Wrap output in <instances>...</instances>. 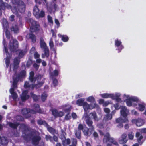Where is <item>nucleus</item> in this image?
<instances>
[{"label": "nucleus", "instance_id": "6", "mask_svg": "<svg viewBox=\"0 0 146 146\" xmlns=\"http://www.w3.org/2000/svg\"><path fill=\"white\" fill-rule=\"evenodd\" d=\"M33 110H31V114H35L36 113H42L43 111L40 108L39 104H35L33 106Z\"/></svg>", "mask_w": 146, "mask_h": 146}, {"label": "nucleus", "instance_id": "17", "mask_svg": "<svg viewBox=\"0 0 146 146\" xmlns=\"http://www.w3.org/2000/svg\"><path fill=\"white\" fill-rule=\"evenodd\" d=\"M20 59L18 57H16L14 58L13 60V68L14 69H17L18 68L20 62Z\"/></svg>", "mask_w": 146, "mask_h": 146}, {"label": "nucleus", "instance_id": "10", "mask_svg": "<svg viewBox=\"0 0 146 146\" xmlns=\"http://www.w3.org/2000/svg\"><path fill=\"white\" fill-rule=\"evenodd\" d=\"M45 138L46 141H49L51 142H53V141L56 142H58V138L55 135H54L53 137H52L49 135H46L45 136Z\"/></svg>", "mask_w": 146, "mask_h": 146}, {"label": "nucleus", "instance_id": "19", "mask_svg": "<svg viewBox=\"0 0 146 146\" xmlns=\"http://www.w3.org/2000/svg\"><path fill=\"white\" fill-rule=\"evenodd\" d=\"M34 73L33 71H31L29 73V80L31 82L34 83L36 81V76L34 77Z\"/></svg>", "mask_w": 146, "mask_h": 146}, {"label": "nucleus", "instance_id": "13", "mask_svg": "<svg viewBox=\"0 0 146 146\" xmlns=\"http://www.w3.org/2000/svg\"><path fill=\"white\" fill-rule=\"evenodd\" d=\"M11 30L13 31L14 33H17L19 32V26L17 23H14L11 27Z\"/></svg>", "mask_w": 146, "mask_h": 146}, {"label": "nucleus", "instance_id": "21", "mask_svg": "<svg viewBox=\"0 0 146 146\" xmlns=\"http://www.w3.org/2000/svg\"><path fill=\"white\" fill-rule=\"evenodd\" d=\"M29 39L31 40V42L33 43L36 42V37L35 35L33 33H29L28 34Z\"/></svg>", "mask_w": 146, "mask_h": 146}, {"label": "nucleus", "instance_id": "54", "mask_svg": "<svg viewBox=\"0 0 146 146\" xmlns=\"http://www.w3.org/2000/svg\"><path fill=\"white\" fill-rule=\"evenodd\" d=\"M114 106L115 110H118L120 109L121 106L119 105L118 103H116L114 105Z\"/></svg>", "mask_w": 146, "mask_h": 146}, {"label": "nucleus", "instance_id": "31", "mask_svg": "<svg viewBox=\"0 0 146 146\" xmlns=\"http://www.w3.org/2000/svg\"><path fill=\"white\" fill-rule=\"evenodd\" d=\"M90 115H91V117H92L95 121H98L99 119L97 117L96 113L95 111H94L90 113Z\"/></svg>", "mask_w": 146, "mask_h": 146}, {"label": "nucleus", "instance_id": "44", "mask_svg": "<svg viewBox=\"0 0 146 146\" xmlns=\"http://www.w3.org/2000/svg\"><path fill=\"white\" fill-rule=\"evenodd\" d=\"M45 16L44 12L42 10L40 13V12L38 14V16H36V17L42 18Z\"/></svg>", "mask_w": 146, "mask_h": 146}, {"label": "nucleus", "instance_id": "34", "mask_svg": "<svg viewBox=\"0 0 146 146\" xmlns=\"http://www.w3.org/2000/svg\"><path fill=\"white\" fill-rule=\"evenodd\" d=\"M3 25L4 29L6 30H7L9 28V23L8 21L5 20L4 21L3 23Z\"/></svg>", "mask_w": 146, "mask_h": 146}, {"label": "nucleus", "instance_id": "62", "mask_svg": "<svg viewBox=\"0 0 146 146\" xmlns=\"http://www.w3.org/2000/svg\"><path fill=\"white\" fill-rule=\"evenodd\" d=\"M5 35L6 38L8 39H10V37L11 35L9 32L6 31L5 33Z\"/></svg>", "mask_w": 146, "mask_h": 146}, {"label": "nucleus", "instance_id": "43", "mask_svg": "<svg viewBox=\"0 0 146 146\" xmlns=\"http://www.w3.org/2000/svg\"><path fill=\"white\" fill-rule=\"evenodd\" d=\"M32 58H29L26 63V66L27 67H29L30 66L32 63Z\"/></svg>", "mask_w": 146, "mask_h": 146}, {"label": "nucleus", "instance_id": "37", "mask_svg": "<svg viewBox=\"0 0 146 146\" xmlns=\"http://www.w3.org/2000/svg\"><path fill=\"white\" fill-rule=\"evenodd\" d=\"M26 75V71L25 70H23L21 71L18 74L20 78L21 79L25 77Z\"/></svg>", "mask_w": 146, "mask_h": 146}, {"label": "nucleus", "instance_id": "7", "mask_svg": "<svg viewBox=\"0 0 146 146\" xmlns=\"http://www.w3.org/2000/svg\"><path fill=\"white\" fill-rule=\"evenodd\" d=\"M41 139V138L39 135H34L31 138L32 143L34 146H37L39 144Z\"/></svg>", "mask_w": 146, "mask_h": 146}, {"label": "nucleus", "instance_id": "5", "mask_svg": "<svg viewBox=\"0 0 146 146\" xmlns=\"http://www.w3.org/2000/svg\"><path fill=\"white\" fill-rule=\"evenodd\" d=\"M103 141L104 143L109 142L116 145H118V143L113 138L111 137L110 134L108 132H107L104 135Z\"/></svg>", "mask_w": 146, "mask_h": 146}, {"label": "nucleus", "instance_id": "28", "mask_svg": "<svg viewBox=\"0 0 146 146\" xmlns=\"http://www.w3.org/2000/svg\"><path fill=\"white\" fill-rule=\"evenodd\" d=\"M40 45L41 48L44 49L48 48L43 39H40Z\"/></svg>", "mask_w": 146, "mask_h": 146}, {"label": "nucleus", "instance_id": "20", "mask_svg": "<svg viewBox=\"0 0 146 146\" xmlns=\"http://www.w3.org/2000/svg\"><path fill=\"white\" fill-rule=\"evenodd\" d=\"M9 126L13 129H17L19 125V123H14L12 122H8L7 123Z\"/></svg>", "mask_w": 146, "mask_h": 146}, {"label": "nucleus", "instance_id": "25", "mask_svg": "<svg viewBox=\"0 0 146 146\" xmlns=\"http://www.w3.org/2000/svg\"><path fill=\"white\" fill-rule=\"evenodd\" d=\"M40 12V10L38 7L36 5H35L33 9V13L35 17H36L38 16V14Z\"/></svg>", "mask_w": 146, "mask_h": 146}, {"label": "nucleus", "instance_id": "46", "mask_svg": "<svg viewBox=\"0 0 146 146\" xmlns=\"http://www.w3.org/2000/svg\"><path fill=\"white\" fill-rule=\"evenodd\" d=\"M71 145L73 146H76L77 143V140L74 138L72 139Z\"/></svg>", "mask_w": 146, "mask_h": 146}, {"label": "nucleus", "instance_id": "64", "mask_svg": "<svg viewBox=\"0 0 146 146\" xmlns=\"http://www.w3.org/2000/svg\"><path fill=\"white\" fill-rule=\"evenodd\" d=\"M58 82L57 79L56 78H54L53 80V84L54 86H56L58 85Z\"/></svg>", "mask_w": 146, "mask_h": 146}, {"label": "nucleus", "instance_id": "39", "mask_svg": "<svg viewBox=\"0 0 146 146\" xmlns=\"http://www.w3.org/2000/svg\"><path fill=\"white\" fill-rule=\"evenodd\" d=\"M60 37L61 38V39L64 42H67L69 40V38L66 35H61Z\"/></svg>", "mask_w": 146, "mask_h": 146}, {"label": "nucleus", "instance_id": "8", "mask_svg": "<svg viewBox=\"0 0 146 146\" xmlns=\"http://www.w3.org/2000/svg\"><path fill=\"white\" fill-rule=\"evenodd\" d=\"M116 123H118L117 126L121 128L123 126V123L128 122V120L127 118L123 119L120 118H119L116 119Z\"/></svg>", "mask_w": 146, "mask_h": 146}, {"label": "nucleus", "instance_id": "63", "mask_svg": "<svg viewBox=\"0 0 146 146\" xmlns=\"http://www.w3.org/2000/svg\"><path fill=\"white\" fill-rule=\"evenodd\" d=\"M12 98L13 100L16 99L17 97V95L16 92L12 93Z\"/></svg>", "mask_w": 146, "mask_h": 146}, {"label": "nucleus", "instance_id": "15", "mask_svg": "<svg viewBox=\"0 0 146 146\" xmlns=\"http://www.w3.org/2000/svg\"><path fill=\"white\" fill-rule=\"evenodd\" d=\"M127 109L125 106H121V110L120 111L121 114L124 118V119L127 118L126 117L127 115Z\"/></svg>", "mask_w": 146, "mask_h": 146}, {"label": "nucleus", "instance_id": "4", "mask_svg": "<svg viewBox=\"0 0 146 146\" xmlns=\"http://www.w3.org/2000/svg\"><path fill=\"white\" fill-rule=\"evenodd\" d=\"M18 48V42L16 39L12 38L9 43V48L11 52H14Z\"/></svg>", "mask_w": 146, "mask_h": 146}, {"label": "nucleus", "instance_id": "14", "mask_svg": "<svg viewBox=\"0 0 146 146\" xmlns=\"http://www.w3.org/2000/svg\"><path fill=\"white\" fill-rule=\"evenodd\" d=\"M46 127L47 128L48 131L53 135H55V134L58 135V132L57 130H56L52 127L50 126L48 124Z\"/></svg>", "mask_w": 146, "mask_h": 146}, {"label": "nucleus", "instance_id": "32", "mask_svg": "<svg viewBox=\"0 0 146 146\" xmlns=\"http://www.w3.org/2000/svg\"><path fill=\"white\" fill-rule=\"evenodd\" d=\"M37 124L39 125H44L46 127L48 125V124L44 120H42V119H39L37 121Z\"/></svg>", "mask_w": 146, "mask_h": 146}, {"label": "nucleus", "instance_id": "49", "mask_svg": "<svg viewBox=\"0 0 146 146\" xmlns=\"http://www.w3.org/2000/svg\"><path fill=\"white\" fill-rule=\"evenodd\" d=\"M87 101L90 102H95V98L92 96H89L87 98Z\"/></svg>", "mask_w": 146, "mask_h": 146}, {"label": "nucleus", "instance_id": "59", "mask_svg": "<svg viewBox=\"0 0 146 146\" xmlns=\"http://www.w3.org/2000/svg\"><path fill=\"white\" fill-rule=\"evenodd\" d=\"M90 129L89 128V129H87L86 130L84 129L83 130V133L85 136H87L89 134V130Z\"/></svg>", "mask_w": 146, "mask_h": 146}, {"label": "nucleus", "instance_id": "45", "mask_svg": "<svg viewBox=\"0 0 146 146\" xmlns=\"http://www.w3.org/2000/svg\"><path fill=\"white\" fill-rule=\"evenodd\" d=\"M139 109L141 111H143L145 109V106L141 104H139Z\"/></svg>", "mask_w": 146, "mask_h": 146}, {"label": "nucleus", "instance_id": "18", "mask_svg": "<svg viewBox=\"0 0 146 146\" xmlns=\"http://www.w3.org/2000/svg\"><path fill=\"white\" fill-rule=\"evenodd\" d=\"M135 137L137 138V141L138 143L141 145L142 144L143 142H141V140L143 138V136L140 134V132H137L136 133Z\"/></svg>", "mask_w": 146, "mask_h": 146}, {"label": "nucleus", "instance_id": "42", "mask_svg": "<svg viewBox=\"0 0 146 146\" xmlns=\"http://www.w3.org/2000/svg\"><path fill=\"white\" fill-rule=\"evenodd\" d=\"M52 114L56 118L57 117V115L58 113V111L56 109H53L52 110Z\"/></svg>", "mask_w": 146, "mask_h": 146}, {"label": "nucleus", "instance_id": "58", "mask_svg": "<svg viewBox=\"0 0 146 146\" xmlns=\"http://www.w3.org/2000/svg\"><path fill=\"white\" fill-rule=\"evenodd\" d=\"M21 79L19 76L17 75L15 78H13V81L18 83L19 79Z\"/></svg>", "mask_w": 146, "mask_h": 146}, {"label": "nucleus", "instance_id": "47", "mask_svg": "<svg viewBox=\"0 0 146 146\" xmlns=\"http://www.w3.org/2000/svg\"><path fill=\"white\" fill-rule=\"evenodd\" d=\"M49 45L50 49H53L54 47V44L53 41V39L52 38H51L50 39L49 42Z\"/></svg>", "mask_w": 146, "mask_h": 146}, {"label": "nucleus", "instance_id": "26", "mask_svg": "<svg viewBox=\"0 0 146 146\" xmlns=\"http://www.w3.org/2000/svg\"><path fill=\"white\" fill-rule=\"evenodd\" d=\"M8 143V141L6 137H1L0 140V143L3 145H7Z\"/></svg>", "mask_w": 146, "mask_h": 146}, {"label": "nucleus", "instance_id": "22", "mask_svg": "<svg viewBox=\"0 0 146 146\" xmlns=\"http://www.w3.org/2000/svg\"><path fill=\"white\" fill-rule=\"evenodd\" d=\"M121 139L119 141V143L121 144H125V143L127 140V135L125 133L123 134L121 137Z\"/></svg>", "mask_w": 146, "mask_h": 146}, {"label": "nucleus", "instance_id": "24", "mask_svg": "<svg viewBox=\"0 0 146 146\" xmlns=\"http://www.w3.org/2000/svg\"><path fill=\"white\" fill-rule=\"evenodd\" d=\"M15 52H19L18 57L20 59L22 58L23 57L26 52L24 50L20 49L17 50Z\"/></svg>", "mask_w": 146, "mask_h": 146}, {"label": "nucleus", "instance_id": "57", "mask_svg": "<svg viewBox=\"0 0 146 146\" xmlns=\"http://www.w3.org/2000/svg\"><path fill=\"white\" fill-rule=\"evenodd\" d=\"M34 58L36 59L39 58L40 55L37 52H35L34 54Z\"/></svg>", "mask_w": 146, "mask_h": 146}, {"label": "nucleus", "instance_id": "9", "mask_svg": "<svg viewBox=\"0 0 146 146\" xmlns=\"http://www.w3.org/2000/svg\"><path fill=\"white\" fill-rule=\"evenodd\" d=\"M21 113L23 116L26 118H28L31 117V115L30 113L31 114V110L29 108H23L21 110Z\"/></svg>", "mask_w": 146, "mask_h": 146}, {"label": "nucleus", "instance_id": "12", "mask_svg": "<svg viewBox=\"0 0 146 146\" xmlns=\"http://www.w3.org/2000/svg\"><path fill=\"white\" fill-rule=\"evenodd\" d=\"M115 46L117 47H119L118 48V52H121L122 49L124 48L123 46L122 45V42L119 40L118 39H116L115 41Z\"/></svg>", "mask_w": 146, "mask_h": 146}, {"label": "nucleus", "instance_id": "56", "mask_svg": "<svg viewBox=\"0 0 146 146\" xmlns=\"http://www.w3.org/2000/svg\"><path fill=\"white\" fill-rule=\"evenodd\" d=\"M64 115V113L63 112L61 111L58 112L57 115V117H62Z\"/></svg>", "mask_w": 146, "mask_h": 146}, {"label": "nucleus", "instance_id": "27", "mask_svg": "<svg viewBox=\"0 0 146 146\" xmlns=\"http://www.w3.org/2000/svg\"><path fill=\"white\" fill-rule=\"evenodd\" d=\"M85 99L81 98L78 99L76 102V104L79 106H82L84 103Z\"/></svg>", "mask_w": 146, "mask_h": 146}, {"label": "nucleus", "instance_id": "1", "mask_svg": "<svg viewBox=\"0 0 146 146\" xmlns=\"http://www.w3.org/2000/svg\"><path fill=\"white\" fill-rule=\"evenodd\" d=\"M2 3L4 4L5 9L6 8L11 9L12 12L16 15H17L19 13H23L25 11V5L21 0H12V6L8 3L4 2L2 0Z\"/></svg>", "mask_w": 146, "mask_h": 146}, {"label": "nucleus", "instance_id": "2", "mask_svg": "<svg viewBox=\"0 0 146 146\" xmlns=\"http://www.w3.org/2000/svg\"><path fill=\"white\" fill-rule=\"evenodd\" d=\"M26 21L31 25L30 29L34 32L38 31L40 30V26L38 23L34 20L30 18H28L26 19Z\"/></svg>", "mask_w": 146, "mask_h": 146}, {"label": "nucleus", "instance_id": "51", "mask_svg": "<svg viewBox=\"0 0 146 146\" xmlns=\"http://www.w3.org/2000/svg\"><path fill=\"white\" fill-rule=\"evenodd\" d=\"M42 78V76L40 74H39L37 75L36 76L35 79H36V81L37 80L38 82H40V81Z\"/></svg>", "mask_w": 146, "mask_h": 146}, {"label": "nucleus", "instance_id": "48", "mask_svg": "<svg viewBox=\"0 0 146 146\" xmlns=\"http://www.w3.org/2000/svg\"><path fill=\"white\" fill-rule=\"evenodd\" d=\"M102 98H110V94L104 93L101 94Z\"/></svg>", "mask_w": 146, "mask_h": 146}, {"label": "nucleus", "instance_id": "50", "mask_svg": "<svg viewBox=\"0 0 146 146\" xmlns=\"http://www.w3.org/2000/svg\"><path fill=\"white\" fill-rule=\"evenodd\" d=\"M126 104L127 106H131L132 105V103L131 101L130 100L129 98L126 99Z\"/></svg>", "mask_w": 146, "mask_h": 146}, {"label": "nucleus", "instance_id": "23", "mask_svg": "<svg viewBox=\"0 0 146 146\" xmlns=\"http://www.w3.org/2000/svg\"><path fill=\"white\" fill-rule=\"evenodd\" d=\"M44 82H38V84H32L31 85V89L32 90L34 89L35 88L36 89L40 88L43 85Z\"/></svg>", "mask_w": 146, "mask_h": 146}, {"label": "nucleus", "instance_id": "35", "mask_svg": "<svg viewBox=\"0 0 146 146\" xmlns=\"http://www.w3.org/2000/svg\"><path fill=\"white\" fill-rule=\"evenodd\" d=\"M75 134L76 137L79 139H80L81 137V131L80 130H76L75 131Z\"/></svg>", "mask_w": 146, "mask_h": 146}, {"label": "nucleus", "instance_id": "40", "mask_svg": "<svg viewBox=\"0 0 146 146\" xmlns=\"http://www.w3.org/2000/svg\"><path fill=\"white\" fill-rule=\"evenodd\" d=\"M143 124V121L142 119H137L136 125L138 127H140Z\"/></svg>", "mask_w": 146, "mask_h": 146}, {"label": "nucleus", "instance_id": "60", "mask_svg": "<svg viewBox=\"0 0 146 146\" xmlns=\"http://www.w3.org/2000/svg\"><path fill=\"white\" fill-rule=\"evenodd\" d=\"M70 113H67L64 119L66 120H70L71 117V116L70 115Z\"/></svg>", "mask_w": 146, "mask_h": 146}, {"label": "nucleus", "instance_id": "53", "mask_svg": "<svg viewBox=\"0 0 146 146\" xmlns=\"http://www.w3.org/2000/svg\"><path fill=\"white\" fill-rule=\"evenodd\" d=\"M112 114H108L106 115V117H104V119L106 120H110L112 119Z\"/></svg>", "mask_w": 146, "mask_h": 146}, {"label": "nucleus", "instance_id": "36", "mask_svg": "<svg viewBox=\"0 0 146 146\" xmlns=\"http://www.w3.org/2000/svg\"><path fill=\"white\" fill-rule=\"evenodd\" d=\"M5 7L3 3H2V0H0V16L2 15V10H4Z\"/></svg>", "mask_w": 146, "mask_h": 146}, {"label": "nucleus", "instance_id": "29", "mask_svg": "<svg viewBox=\"0 0 146 146\" xmlns=\"http://www.w3.org/2000/svg\"><path fill=\"white\" fill-rule=\"evenodd\" d=\"M44 53L42 55V58H44L45 57H48L49 56V50L48 48L44 49Z\"/></svg>", "mask_w": 146, "mask_h": 146}, {"label": "nucleus", "instance_id": "33", "mask_svg": "<svg viewBox=\"0 0 146 146\" xmlns=\"http://www.w3.org/2000/svg\"><path fill=\"white\" fill-rule=\"evenodd\" d=\"M90 105H89L87 102H85L82 106L84 111H87L90 109Z\"/></svg>", "mask_w": 146, "mask_h": 146}, {"label": "nucleus", "instance_id": "16", "mask_svg": "<svg viewBox=\"0 0 146 146\" xmlns=\"http://www.w3.org/2000/svg\"><path fill=\"white\" fill-rule=\"evenodd\" d=\"M28 92V91L27 90H25L23 92L22 95L21 97L22 101H25L29 98V96L27 94Z\"/></svg>", "mask_w": 146, "mask_h": 146}, {"label": "nucleus", "instance_id": "3", "mask_svg": "<svg viewBox=\"0 0 146 146\" xmlns=\"http://www.w3.org/2000/svg\"><path fill=\"white\" fill-rule=\"evenodd\" d=\"M20 128L23 130V132L25 134V135L23 136L25 140L28 141L29 140V136L31 135V134H27L26 133L27 132L30 131V127L27 125L23 123L20 124Z\"/></svg>", "mask_w": 146, "mask_h": 146}, {"label": "nucleus", "instance_id": "55", "mask_svg": "<svg viewBox=\"0 0 146 146\" xmlns=\"http://www.w3.org/2000/svg\"><path fill=\"white\" fill-rule=\"evenodd\" d=\"M134 136V134L132 132L129 133L128 134V137L130 140H133Z\"/></svg>", "mask_w": 146, "mask_h": 146}, {"label": "nucleus", "instance_id": "52", "mask_svg": "<svg viewBox=\"0 0 146 146\" xmlns=\"http://www.w3.org/2000/svg\"><path fill=\"white\" fill-rule=\"evenodd\" d=\"M31 84H29V82L27 81H25V82L24 87L25 88H31Z\"/></svg>", "mask_w": 146, "mask_h": 146}, {"label": "nucleus", "instance_id": "61", "mask_svg": "<svg viewBox=\"0 0 146 146\" xmlns=\"http://www.w3.org/2000/svg\"><path fill=\"white\" fill-rule=\"evenodd\" d=\"M71 110V108L70 107L65 109L64 110V111L65 113H70Z\"/></svg>", "mask_w": 146, "mask_h": 146}, {"label": "nucleus", "instance_id": "11", "mask_svg": "<svg viewBox=\"0 0 146 146\" xmlns=\"http://www.w3.org/2000/svg\"><path fill=\"white\" fill-rule=\"evenodd\" d=\"M85 121L87 125L89 127V129H91L92 131H94V128L93 125V122L89 116L87 117Z\"/></svg>", "mask_w": 146, "mask_h": 146}, {"label": "nucleus", "instance_id": "30", "mask_svg": "<svg viewBox=\"0 0 146 146\" xmlns=\"http://www.w3.org/2000/svg\"><path fill=\"white\" fill-rule=\"evenodd\" d=\"M30 95L34 101L37 102L39 98L40 97L39 95L38 96L34 94V93L32 92L30 93Z\"/></svg>", "mask_w": 146, "mask_h": 146}, {"label": "nucleus", "instance_id": "38", "mask_svg": "<svg viewBox=\"0 0 146 146\" xmlns=\"http://www.w3.org/2000/svg\"><path fill=\"white\" fill-rule=\"evenodd\" d=\"M11 57L9 55V56H7L5 59V64H6V66L8 68L10 63V59Z\"/></svg>", "mask_w": 146, "mask_h": 146}, {"label": "nucleus", "instance_id": "41", "mask_svg": "<svg viewBox=\"0 0 146 146\" xmlns=\"http://www.w3.org/2000/svg\"><path fill=\"white\" fill-rule=\"evenodd\" d=\"M48 96L46 92H44L41 96L42 100L43 102H44L46 100Z\"/></svg>", "mask_w": 146, "mask_h": 146}]
</instances>
